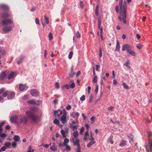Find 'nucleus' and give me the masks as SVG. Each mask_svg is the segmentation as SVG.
<instances>
[{
	"mask_svg": "<svg viewBox=\"0 0 152 152\" xmlns=\"http://www.w3.org/2000/svg\"><path fill=\"white\" fill-rule=\"evenodd\" d=\"M120 6V16L118 17V20L120 21H123L124 24L126 23V3L125 1H124L123 3V0H120L119 1Z\"/></svg>",
	"mask_w": 152,
	"mask_h": 152,
	"instance_id": "nucleus-1",
	"label": "nucleus"
},
{
	"mask_svg": "<svg viewBox=\"0 0 152 152\" xmlns=\"http://www.w3.org/2000/svg\"><path fill=\"white\" fill-rule=\"evenodd\" d=\"M15 93L13 91H6L3 93V96L5 97H7L8 99H11L14 98Z\"/></svg>",
	"mask_w": 152,
	"mask_h": 152,
	"instance_id": "nucleus-2",
	"label": "nucleus"
},
{
	"mask_svg": "<svg viewBox=\"0 0 152 152\" xmlns=\"http://www.w3.org/2000/svg\"><path fill=\"white\" fill-rule=\"evenodd\" d=\"M7 76V80H6V83L8 84L12 83L14 81V78L16 77L15 73L13 71H12Z\"/></svg>",
	"mask_w": 152,
	"mask_h": 152,
	"instance_id": "nucleus-3",
	"label": "nucleus"
},
{
	"mask_svg": "<svg viewBox=\"0 0 152 152\" xmlns=\"http://www.w3.org/2000/svg\"><path fill=\"white\" fill-rule=\"evenodd\" d=\"M9 73V71L6 70L2 72L0 74V83H3V81L5 79Z\"/></svg>",
	"mask_w": 152,
	"mask_h": 152,
	"instance_id": "nucleus-4",
	"label": "nucleus"
},
{
	"mask_svg": "<svg viewBox=\"0 0 152 152\" xmlns=\"http://www.w3.org/2000/svg\"><path fill=\"white\" fill-rule=\"evenodd\" d=\"M26 114L28 117L31 119L34 122H36L37 121V117L32 112L30 111H27L26 112Z\"/></svg>",
	"mask_w": 152,
	"mask_h": 152,
	"instance_id": "nucleus-5",
	"label": "nucleus"
},
{
	"mask_svg": "<svg viewBox=\"0 0 152 152\" xmlns=\"http://www.w3.org/2000/svg\"><path fill=\"white\" fill-rule=\"evenodd\" d=\"M67 113L65 110H64L63 115L61 117L60 120L63 124H64L67 122Z\"/></svg>",
	"mask_w": 152,
	"mask_h": 152,
	"instance_id": "nucleus-6",
	"label": "nucleus"
},
{
	"mask_svg": "<svg viewBox=\"0 0 152 152\" xmlns=\"http://www.w3.org/2000/svg\"><path fill=\"white\" fill-rule=\"evenodd\" d=\"M13 20L12 19H8L4 20L2 21V24L4 26L10 25L12 23Z\"/></svg>",
	"mask_w": 152,
	"mask_h": 152,
	"instance_id": "nucleus-7",
	"label": "nucleus"
},
{
	"mask_svg": "<svg viewBox=\"0 0 152 152\" xmlns=\"http://www.w3.org/2000/svg\"><path fill=\"white\" fill-rule=\"evenodd\" d=\"M31 95L34 97H37L39 95V92L36 89H32L30 91Z\"/></svg>",
	"mask_w": 152,
	"mask_h": 152,
	"instance_id": "nucleus-8",
	"label": "nucleus"
},
{
	"mask_svg": "<svg viewBox=\"0 0 152 152\" xmlns=\"http://www.w3.org/2000/svg\"><path fill=\"white\" fill-rule=\"evenodd\" d=\"M72 141L73 144L75 145H77V148L76 150V152H81L80 146V144L79 143L80 142H78V141H77V142H75V140L73 139H72Z\"/></svg>",
	"mask_w": 152,
	"mask_h": 152,
	"instance_id": "nucleus-9",
	"label": "nucleus"
},
{
	"mask_svg": "<svg viewBox=\"0 0 152 152\" xmlns=\"http://www.w3.org/2000/svg\"><path fill=\"white\" fill-rule=\"evenodd\" d=\"M73 135L74 137V139L75 142H77V141H78V142H80L79 139L77 138L79 136L78 132L77 130L75 131L73 133ZM74 139V138H73Z\"/></svg>",
	"mask_w": 152,
	"mask_h": 152,
	"instance_id": "nucleus-10",
	"label": "nucleus"
},
{
	"mask_svg": "<svg viewBox=\"0 0 152 152\" xmlns=\"http://www.w3.org/2000/svg\"><path fill=\"white\" fill-rule=\"evenodd\" d=\"M12 27L11 26H6L3 28L2 32H1L2 34H6L7 32L10 31L11 30Z\"/></svg>",
	"mask_w": 152,
	"mask_h": 152,
	"instance_id": "nucleus-11",
	"label": "nucleus"
},
{
	"mask_svg": "<svg viewBox=\"0 0 152 152\" xmlns=\"http://www.w3.org/2000/svg\"><path fill=\"white\" fill-rule=\"evenodd\" d=\"M131 49L130 45L128 44H124L122 47V51H124L126 50V51L127 52L128 50H129L130 49Z\"/></svg>",
	"mask_w": 152,
	"mask_h": 152,
	"instance_id": "nucleus-12",
	"label": "nucleus"
},
{
	"mask_svg": "<svg viewBox=\"0 0 152 152\" xmlns=\"http://www.w3.org/2000/svg\"><path fill=\"white\" fill-rule=\"evenodd\" d=\"M18 119V116L17 115H15L12 117L10 118V121L11 123H16Z\"/></svg>",
	"mask_w": 152,
	"mask_h": 152,
	"instance_id": "nucleus-13",
	"label": "nucleus"
},
{
	"mask_svg": "<svg viewBox=\"0 0 152 152\" xmlns=\"http://www.w3.org/2000/svg\"><path fill=\"white\" fill-rule=\"evenodd\" d=\"M7 11L9 10V8L8 6L4 4H0V10L1 9Z\"/></svg>",
	"mask_w": 152,
	"mask_h": 152,
	"instance_id": "nucleus-14",
	"label": "nucleus"
},
{
	"mask_svg": "<svg viewBox=\"0 0 152 152\" xmlns=\"http://www.w3.org/2000/svg\"><path fill=\"white\" fill-rule=\"evenodd\" d=\"M1 17L2 18H6L9 17L10 15L8 13L4 12L0 14Z\"/></svg>",
	"mask_w": 152,
	"mask_h": 152,
	"instance_id": "nucleus-15",
	"label": "nucleus"
},
{
	"mask_svg": "<svg viewBox=\"0 0 152 152\" xmlns=\"http://www.w3.org/2000/svg\"><path fill=\"white\" fill-rule=\"evenodd\" d=\"M66 88L67 89H69L71 88H75V84L74 83H72L71 84H67L65 85Z\"/></svg>",
	"mask_w": 152,
	"mask_h": 152,
	"instance_id": "nucleus-16",
	"label": "nucleus"
},
{
	"mask_svg": "<svg viewBox=\"0 0 152 152\" xmlns=\"http://www.w3.org/2000/svg\"><path fill=\"white\" fill-rule=\"evenodd\" d=\"M26 87H27V88H28V87L26 86V85H24L22 84H20L19 86V89L20 91H23Z\"/></svg>",
	"mask_w": 152,
	"mask_h": 152,
	"instance_id": "nucleus-17",
	"label": "nucleus"
},
{
	"mask_svg": "<svg viewBox=\"0 0 152 152\" xmlns=\"http://www.w3.org/2000/svg\"><path fill=\"white\" fill-rule=\"evenodd\" d=\"M55 115H56L58 117H59L62 114V111L60 110H58L55 111L54 112Z\"/></svg>",
	"mask_w": 152,
	"mask_h": 152,
	"instance_id": "nucleus-18",
	"label": "nucleus"
},
{
	"mask_svg": "<svg viewBox=\"0 0 152 152\" xmlns=\"http://www.w3.org/2000/svg\"><path fill=\"white\" fill-rule=\"evenodd\" d=\"M27 119L26 117L21 118L20 120V122L23 125L26 124L27 122Z\"/></svg>",
	"mask_w": 152,
	"mask_h": 152,
	"instance_id": "nucleus-19",
	"label": "nucleus"
},
{
	"mask_svg": "<svg viewBox=\"0 0 152 152\" xmlns=\"http://www.w3.org/2000/svg\"><path fill=\"white\" fill-rule=\"evenodd\" d=\"M120 46L119 44V42L118 40H117L116 41V45L115 49V50L118 52L120 51Z\"/></svg>",
	"mask_w": 152,
	"mask_h": 152,
	"instance_id": "nucleus-20",
	"label": "nucleus"
},
{
	"mask_svg": "<svg viewBox=\"0 0 152 152\" xmlns=\"http://www.w3.org/2000/svg\"><path fill=\"white\" fill-rule=\"evenodd\" d=\"M73 66H72L71 69V73L69 75V77L72 78L73 77L74 75L75 74V73L73 72Z\"/></svg>",
	"mask_w": 152,
	"mask_h": 152,
	"instance_id": "nucleus-21",
	"label": "nucleus"
},
{
	"mask_svg": "<svg viewBox=\"0 0 152 152\" xmlns=\"http://www.w3.org/2000/svg\"><path fill=\"white\" fill-rule=\"evenodd\" d=\"M127 52L130 55L134 56H136L137 55V53L134 51H132L130 49L129 50H128Z\"/></svg>",
	"mask_w": 152,
	"mask_h": 152,
	"instance_id": "nucleus-22",
	"label": "nucleus"
},
{
	"mask_svg": "<svg viewBox=\"0 0 152 152\" xmlns=\"http://www.w3.org/2000/svg\"><path fill=\"white\" fill-rule=\"evenodd\" d=\"M13 140L15 142H18L20 140V137L18 135H15L13 137Z\"/></svg>",
	"mask_w": 152,
	"mask_h": 152,
	"instance_id": "nucleus-23",
	"label": "nucleus"
},
{
	"mask_svg": "<svg viewBox=\"0 0 152 152\" xmlns=\"http://www.w3.org/2000/svg\"><path fill=\"white\" fill-rule=\"evenodd\" d=\"M126 145V142L125 140H122L119 146L121 147L125 146Z\"/></svg>",
	"mask_w": 152,
	"mask_h": 152,
	"instance_id": "nucleus-24",
	"label": "nucleus"
},
{
	"mask_svg": "<svg viewBox=\"0 0 152 152\" xmlns=\"http://www.w3.org/2000/svg\"><path fill=\"white\" fill-rule=\"evenodd\" d=\"M25 58V56H20V60L17 61V64H20L22 62L23 59Z\"/></svg>",
	"mask_w": 152,
	"mask_h": 152,
	"instance_id": "nucleus-25",
	"label": "nucleus"
},
{
	"mask_svg": "<svg viewBox=\"0 0 152 152\" xmlns=\"http://www.w3.org/2000/svg\"><path fill=\"white\" fill-rule=\"evenodd\" d=\"M95 143V142L94 141H91L88 143L87 145V146L88 148H90L91 147L92 145L94 144Z\"/></svg>",
	"mask_w": 152,
	"mask_h": 152,
	"instance_id": "nucleus-26",
	"label": "nucleus"
},
{
	"mask_svg": "<svg viewBox=\"0 0 152 152\" xmlns=\"http://www.w3.org/2000/svg\"><path fill=\"white\" fill-rule=\"evenodd\" d=\"M88 131L87 130L85 133L84 138V140L86 142L87 140V137L88 136Z\"/></svg>",
	"mask_w": 152,
	"mask_h": 152,
	"instance_id": "nucleus-27",
	"label": "nucleus"
},
{
	"mask_svg": "<svg viewBox=\"0 0 152 152\" xmlns=\"http://www.w3.org/2000/svg\"><path fill=\"white\" fill-rule=\"evenodd\" d=\"M61 133L62 135V136L63 138H66V136L65 134L66 132L63 129H61Z\"/></svg>",
	"mask_w": 152,
	"mask_h": 152,
	"instance_id": "nucleus-28",
	"label": "nucleus"
},
{
	"mask_svg": "<svg viewBox=\"0 0 152 152\" xmlns=\"http://www.w3.org/2000/svg\"><path fill=\"white\" fill-rule=\"evenodd\" d=\"M4 145L5 146V147H6L7 148H8L11 145V143L9 142H6L4 143Z\"/></svg>",
	"mask_w": 152,
	"mask_h": 152,
	"instance_id": "nucleus-29",
	"label": "nucleus"
},
{
	"mask_svg": "<svg viewBox=\"0 0 152 152\" xmlns=\"http://www.w3.org/2000/svg\"><path fill=\"white\" fill-rule=\"evenodd\" d=\"M65 138L63 143L64 145H67V143L69 142V139L66 138V137Z\"/></svg>",
	"mask_w": 152,
	"mask_h": 152,
	"instance_id": "nucleus-30",
	"label": "nucleus"
},
{
	"mask_svg": "<svg viewBox=\"0 0 152 152\" xmlns=\"http://www.w3.org/2000/svg\"><path fill=\"white\" fill-rule=\"evenodd\" d=\"M28 103L29 104H36V102L34 100H31L28 102Z\"/></svg>",
	"mask_w": 152,
	"mask_h": 152,
	"instance_id": "nucleus-31",
	"label": "nucleus"
},
{
	"mask_svg": "<svg viewBox=\"0 0 152 152\" xmlns=\"http://www.w3.org/2000/svg\"><path fill=\"white\" fill-rule=\"evenodd\" d=\"M50 148L51 150L53 151H55L57 150V148L54 145L51 146Z\"/></svg>",
	"mask_w": 152,
	"mask_h": 152,
	"instance_id": "nucleus-32",
	"label": "nucleus"
},
{
	"mask_svg": "<svg viewBox=\"0 0 152 152\" xmlns=\"http://www.w3.org/2000/svg\"><path fill=\"white\" fill-rule=\"evenodd\" d=\"M122 85L123 86L124 88L126 89H129V86H127V84L125 82L122 83Z\"/></svg>",
	"mask_w": 152,
	"mask_h": 152,
	"instance_id": "nucleus-33",
	"label": "nucleus"
},
{
	"mask_svg": "<svg viewBox=\"0 0 152 152\" xmlns=\"http://www.w3.org/2000/svg\"><path fill=\"white\" fill-rule=\"evenodd\" d=\"M7 136V135L4 133H2L1 132H0V137H2L4 139Z\"/></svg>",
	"mask_w": 152,
	"mask_h": 152,
	"instance_id": "nucleus-34",
	"label": "nucleus"
},
{
	"mask_svg": "<svg viewBox=\"0 0 152 152\" xmlns=\"http://www.w3.org/2000/svg\"><path fill=\"white\" fill-rule=\"evenodd\" d=\"M66 147V151H70L71 150V148L70 147L67 145H64Z\"/></svg>",
	"mask_w": 152,
	"mask_h": 152,
	"instance_id": "nucleus-35",
	"label": "nucleus"
},
{
	"mask_svg": "<svg viewBox=\"0 0 152 152\" xmlns=\"http://www.w3.org/2000/svg\"><path fill=\"white\" fill-rule=\"evenodd\" d=\"M49 40H51L53 38V36L52 33L51 32H50L49 34Z\"/></svg>",
	"mask_w": 152,
	"mask_h": 152,
	"instance_id": "nucleus-36",
	"label": "nucleus"
},
{
	"mask_svg": "<svg viewBox=\"0 0 152 152\" xmlns=\"http://www.w3.org/2000/svg\"><path fill=\"white\" fill-rule=\"evenodd\" d=\"M44 19L45 21V22L47 24H48L49 23V20L48 18L46 16H44Z\"/></svg>",
	"mask_w": 152,
	"mask_h": 152,
	"instance_id": "nucleus-37",
	"label": "nucleus"
},
{
	"mask_svg": "<svg viewBox=\"0 0 152 152\" xmlns=\"http://www.w3.org/2000/svg\"><path fill=\"white\" fill-rule=\"evenodd\" d=\"M30 110H31L36 111L37 110L38 108L35 107H32L30 108Z\"/></svg>",
	"mask_w": 152,
	"mask_h": 152,
	"instance_id": "nucleus-38",
	"label": "nucleus"
},
{
	"mask_svg": "<svg viewBox=\"0 0 152 152\" xmlns=\"http://www.w3.org/2000/svg\"><path fill=\"white\" fill-rule=\"evenodd\" d=\"M11 145L12 146V147L13 148H16L17 146V144L15 142H13L12 144H11Z\"/></svg>",
	"mask_w": 152,
	"mask_h": 152,
	"instance_id": "nucleus-39",
	"label": "nucleus"
},
{
	"mask_svg": "<svg viewBox=\"0 0 152 152\" xmlns=\"http://www.w3.org/2000/svg\"><path fill=\"white\" fill-rule=\"evenodd\" d=\"M55 86L56 88L58 89L59 88V83L58 82H56L55 84Z\"/></svg>",
	"mask_w": 152,
	"mask_h": 152,
	"instance_id": "nucleus-40",
	"label": "nucleus"
},
{
	"mask_svg": "<svg viewBox=\"0 0 152 152\" xmlns=\"http://www.w3.org/2000/svg\"><path fill=\"white\" fill-rule=\"evenodd\" d=\"M53 123L56 124H57V125H59V121L57 119H55L53 121Z\"/></svg>",
	"mask_w": 152,
	"mask_h": 152,
	"instance_id": "nucleus-41",
	"label": "nucleus"
},
{
	"mask_svg": "<svg viewBox=\"0 0 152 152\" xmlns=\"http://www.w3.org/2000/svg\"><path fill=\"white\" fill-rule=\"evenodd\" d=\"M76 36L78 38H80L81 37V35L78 31H77L76 34Z\"/></svg>",
	"mask_w": 152,
	"mask_h": 152,
	"instance_id": "nucleus-42",
	"label": "nucleus"
},
{
	"mask_svg": "<svg viewBox=\"0 0 152 152\" xmlns=\"http://www.w3.org/2000/svg\"><path fill=\"white\" fill-rule=\"evenodd\" d=\"M73 54V52H72V51H71L69 53V54L68 56L69 58V59H71L72 57Z\"/></svg>",
	"mask_w": 152,
	"mask_h": 152,
	"instance_id": "nucleus-43",
	"label": "nucleus"
},
{
	"mask_svg": "<svg viewBox=\"0 0 152 152\" xmlns=\"http://www.w3.org/2000/svg\"><path fill=\"white\" fill-rule=\"evenodd\" d=\"M129 63V60H127L126 62L124 64V65L126 66L128 68H130L129 66L128 65Z\"/></svg>",
	"mask_w": 152,
	"mask_h": 152,
	"instance_id": "nucleus-44",
	"label": "nucleus"
},
{
	"mask_svg": "<svg viewBox=\"0 0 152 152\" xmlns=\"http://www.w3.org/2000/svg\"><path fill=\"white\" fill-rule=\"evenodd\" d=\"M75 115V116H76L77 119H78V117L79 116V114L78 112H75L73 113Z\"/></svg>",
	"mask_w": 152,
	"mask_h": 152,
	"instance_id": "nucleus-45",
	"label": "nucleus"
},
{
	"mask_svg": "<svg viewBox=\"0 0 152 152\" xmlns=\"http://www.w3.org/2000/svg\"><path fill=\"white\" fill-rule=\"evenodd\" d=\"M119 7L118 5H117L115 7V9L117 13H118L119 12Z\"/></svg>",
	"mask_w": 152,
	"mask_h": 152,
	"instance_id": "nucleus-46",
	"label": "nucleus"
},
{
	"mask_svg": "<svg viewBox=\"0 0 152 152\" xmlns=\"http://www.w3.org/2000/svg\"><path fill=\"white\" fill-rule=\"evenodd\" d=\"M80 100L82 101H84L85 99V96L84 95H82L80 98Z\"/></svg>",
	"mask_w": 152,
	"mask_h": 152,
	"instance_id": "nucleus-47",
	"label": "nucleus"
},
{
	"mask_svg": "<svg viewBox=\"0 0 152 152\" xmlns=\"http://www.w3.org/2000/svg\"><path fill=\"white\" fill-rule=\"evenodd\" d=\"M42 101L40 100H37L36 104L37 106H39L40 105V103L42 102Z\"/></svg>",
	"mask_w": 152,
	"mask_h": 152,
	"instance_id": "nucleus-48",
	"label": "nucleus"
},
{
	"mask_svg": "<svg viewBox=\"0 0 152 152\" xmlns=\"http://www.w3.org/2000/svg\"><path fill=\"white\" fill-rule=\"evenodd\" d=\"M90 133H91V139H90V140H91V141H94V138L93 137V134H92V132H90Z\"/></svg>",
	"mask_w": 152,
	"mask_h": 152,
	"instance_id": "nucleus-49",
	"label": "nucleus"
},
{
	"mask_svg": "<svg viewBox=\"0 0 152 152\" xmlns=\"http://www.w3.org/2000/svg\"><path fill=\"white\" fill-rule=\"evenodd\" d=\"M93 82L94 83H96L97 82V77L96 76H95L93 79Z\"/></svg>",
	"mask_w": 152,
	"mask_h": 152,
	"instance_id": "nucleus-50",
	"label": "nucleus"
},
{
	"mask_svg": "<svg viewBox=\"0 0 152 152\" xmlns=\"http://www.w3.org/2000/svg\"><path fill=\"white\" fill-rule=\"evenodd\" d=\"M95 119V117L94 116H92L91 118V120L92 122V123L94 122Z\"/></svg>",
	"mask_w": 152,
	"mask_h": 152,
	"instance_id": "nucleus-51",
	"label": "nucleus"
},
{
	"mask_svg": "<svg viewBox=\"0 0 152 152\" xmlns=\"http://www.w3.org/2000/svg\"><path fill=\"white\" fill-rule=\"evenodd\" d=\"M137 48L139 50H140L142 48V45L141 44H138L137 45Z\"/></svg>",
	"mask_w": 152,
	"mask_h": 152,
	"instance_id": "nucleus-52",
	"label": "nucleus"
},
{
	"mask_svg": "<svg viewBox=\"0 0 152 152\" xmlns=\"http://www.w3.org/2000/svg\"><path fill=\"white\" fill-rule=\"evenodd\" d=\"M84 131V127H82V128H81L80 132L81 134H82Z\"/></svg>",
	"mask_w": 152,
	"mask_h": 152,
	"instance_id": "nucleus-53",
	"label": "nucleus"
},
{
	"mask_svg": "<svg viewBox=\"0 0 152 152\" xmlns=\"http://www.w3.org/2000/svg\"><path fill=\"white\" fill-rule=\"evenodd\" d=\"M35 22L37 24H39V21L38 18H36L35 19Z\"/></svg>",
	"mask_w": 152,
	"mask_h": 152,
	"instance_id": "nucleus-54",
	"label": "nucleus"
},
{
	"mask_svg": "<svg viewBox=\"0 0 152 152\" xmlns=\"http://www.w3.org/2000/svg\"><path fill=\"white\" fill-rule=\"evenodd\" d=\"M6 123L5 121H3L0 124V126L2 127V126H3L4 124Z\"/></svg>",
	"mask_w": 152,
	"mask_h": 152,
	"instance_id": "nucleus-55",
	"label": "nucleus"
},
{
	"mask_svg": "<svg viewBox=\"0 0 152 152\" xmlns=\"http://www.w3.org/2000/svg\"><path fill=\"white\" fill-rule=\"evenodd\" d=\"M7 149V148H6V147H5V146L4 145V146H3L1 148V150L2 151H5L6 149Z\"/></svg>",
	"mask_w": 152,
	"mask_h": 152,
	"instance_id": "nucleus-56",
	"label": "nucleus"
},
{
	"mask_svg": "<svg viewBox=\"0 0 152 152\" xmlns=\"http://www.w3.org/2000/svg\"><path fill=\"white\" fill-rule=\"evenodd\" d=\"M5 90L4 88H2L0 89V94L3 93Z\"/></svg>",
	"mask_w": 152,
	"mask_h": 152,
	"instance_id": "nucleus-57",
	"label": "nucleus"
},
{
	"mask_svg": "<svg viewBox=\"0 0 152 152\" xmlns=\"http://www.w3.org/2000/svg\"><path fill=\"white\" fill-rule=\"evenodd\" d=\"M77 127L76 126H74L72 127V129L73 131H74L75 130H77Z\"/></svg>",
	"mask_w": 152,
	"mask_h": 152,
	"instance_id": "nucleus-58",
	"label": "nucleus"
},
{
	"mask_svg": "<svg viewBox=\"0 0 152 152\" xmlns=\"http://www.w3.org/2000/svg\"><path fill=\"white\" fill-rule=\"evenodd\" d=\"M98 86H97L96 88L95 91H94L95 93L96 94H97L98 92Z\"/></svg>",
	"mask_w": 152,
	"mask_h": 152,
	"instance_id": "nucleus-59",
	"label": "nucleus"
},
{
	"mask_svg": "<svg viewBox=\"0 0 152 152\" xmlns=\"http://www.w3.org/2000/svg\"><path fill=\"white\" fill-rule=\"evenodd\" d=\"M99 55L100 57H101L102 56V52L101 48L99 49Z\"/></svg>",
	"mask_w": 152,
	"mask_h": 152,
	"instance_id": "nucleus-60",
	"label": "nucleus"
},
{
	"mask_svg": "<svg viewBox=\"0 0 152 152\" xmlns=\"http://www.w3.org/2000/svg\"><path fill=\"white\" fill-rule=\"evenodd\" d=\"M93 98V96H92V95H90V99H89V102H91Z\"/></svg>",
	"mask_w": 152,
	"mask_h": 152,
	"instance_id": "nucleus-61",
	"label": "nucleus"
},
{
	"mask_svg": "<svg viewBox=\"0 0 152 152\" xmlns=\"http://www.w3.org/2000/svg\"><path fill=\"white\" fill-rule=\"evenodd\" d=\"M71 108V106L70 105H69L66 106V109L68 110H70Z\"/></svg>",
	"mask_w": 152,
	"mask_h": 152,
	"instance_id": "nucleus-62",
	"label": "nucleus"
},
{
	"mask_svg": "<svg viewBox=\"0 0 152 152\" xmlns=\"http://www.w3.org/2000/svg\"><path fill=\"white\" fill-rule=\"evenodd\" d=\"M58 100L57 99H55L53 101V103L54 104H57L58 103Z\"/></svg>",
	"mask_w": 152,
	"mask_h": 152,
	"instance_id": "nucleus-63",
	"label": "nucleus"
},
{
	"mask_svg": "<svg viewBox=\"0 0 152 152\" xmlns=\"http://www.w3.org/2000/svg\"><path fill=\"white\" fill-rule=\"evenodd\" d=\"M10 126L9 125H7V126H6L5 127V129L7 130H9L10 129Z\"/></svg>",
	"mask_w": 152,
	"mask_h": 152,
	"instance_id": "nucleus-64",
	"label": "nucleus"
}]
</instances>
